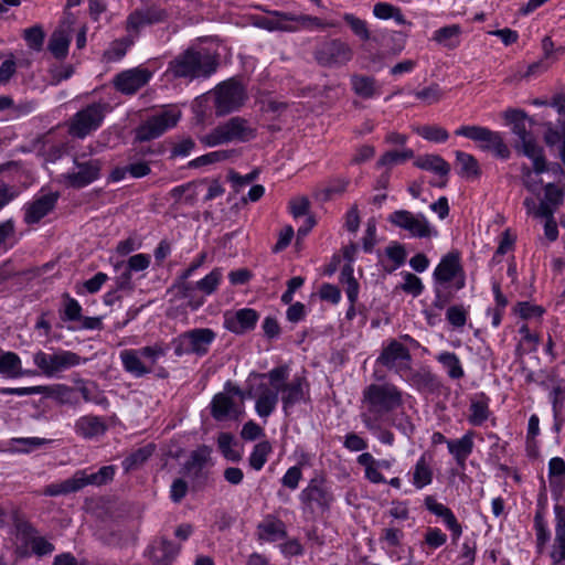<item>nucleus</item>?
Returning <instances> with one entry per match:
<instances>
[{"instance_id":"1","label":"nucleus","mask_w":565,"mask_h":565,"mask_svg":"<svg viewBox=\"0 0 565 565\" xmlns=\"http://www.w3.org/2000/svg\"><path fill=\"white\" fill-rule=\"evenodd\" d=\"M366 411L362 413V422L370 430L379 429L385 415L399 407L403 403L402 392L391 383L371 384L363 391Z\"/></svg>"},{"instance_id":"2","label":"nucleus","mask_w":565,"mask_h":565,"mask_svg":"<svg viewBox=\"0 0 565 565\" xmlns=\"http://www.w3.org/2000/svg\"><path fill=\"white\" fill-rule=\"evenodd\" d=\"M218 62L215 55L206 50H194L192 47L178 54L172 58L166 71V75L172 78H207L217 68Z\"/></svg>"},{"instance_id":"3","label":"nucleus","mask_w":565,"mask_h":565,"mask_svg":"<svg viewBox=\"0 0 565 565\" xmlns=\"http://www.w3.org/2000/svg\"><path fill=\"white\" fill-rule=\"evenodd\" d=\"M166 18V10L154 3L135 10L127 19V31L129 33L134 32L135 34H129L121 40L115 41L111 44V47L106 52V55H108L109 58L120 60L126 54L127 50L134 44L135 39L142 28L160 23L164 21Z\"/></svg>"},{"instance_id":"4","label":"nucleus","mask_w":565,"mask_h":565,"mask_svg":"<svg viewBox=\"0 0 565 565\" xmlns=\"http://www.w3.org/2000/svg\"><path fill=\"white\" fill-rule=\"evenodd\" d=\"M505 119L512 125V132L519 137L515 149L534 161L536 173H541L545 169V157L543 149L527 130L530 119L526 114L522 110L509 109L505 111Z\"/></svg>"},{"instance_id":"5","label":"nucleus","mask_w":565,"mask_h":565,"mask_svg":"<svg viewBox=\"0 0 565 565\" xmlns=\"http://www.w3.org/2000/svg\"><path fill=\"white\" fill-rule=\"evenodd\" d=\"M256 137V129L242 117H232L215 127L211 132L201 136L200 141L206 147H216L228 142H246Z\"/></svg>"},{"instance_id":"6","label":"nucleus","mask_w":565,"mask_h":565,"mask_svg":"<svg viewBox=\"0 0 565 565\" xmlns=\"http://www.w3.org/2000/svg\"><path fill=\"white\" fill-rule=\"evenodd\" d=\"M115 469L113 466H104L97 472L87 473L85 470H77L71 478L46 486L44 495L57 497L77 492L88 484L102 486L113 480Z\"/></svg>"},{"instance_id":"7","label":"nucleus","mask_w":565,"mask_h":565,"mask_svg":"<svg viewBox=\"0 0 565 565\" xmlns=\"http://www.w3.org/2000/svg\"><path fill=\"white\" fill-rule=\"evenodd\" d=\"M262 376L268 379L269 385L260 384L258 386L255 411L259 417L267 418L277 406L279 399V383L288 380L289 367L287 365L276 366Z\"/></svg>"},{"instance_id":"8","label":"nucleus","mask_w":565,"mask_h":565,"mask_svg":"<svg viewBox=\"0 0 565 565\" xmlns=\"http://www.w3.org/2000/svg\"><path fill=\"white\" fill-rule=\"evenodd\" d=\"M243 391L238 386L227 382L224 386V391L214 395L211 402V415L218 422L237 419L243 413Z\"/></svg>"},{"instance_id":"9","label":"nucleus","mask_w":565,"mask_h":565,"mask_svg":"<svg viewBox=\"0 0 565 565\" xmlns=\"http://www.w3.org/2000/svg\"><path fill=\"white\" fill-rule=\"evenodd\" d=\"M215 338L216 333L210 328H198L185 331L172 341L174 354L177 356L185 354L203 356L209 352Z\"/></svg>"},{"instance_id":"10","label":"nucleus","mask_w":565,"mask_h":565,"mask_svg":"<svg viewBox=\"0 0 565 565\" xmlns=\"http://www.w3.org/2000/svg\"><path fill=\"white\" fill-rule=\"evenodd\" d=\"M108 104L93 103L77 111L71 119L68 132L71 136L84 139L90 132L97 130L108 111Z\"/></svg>"},{"instance_id":"11","label":"nucleus","mask_w":565,"mask_h":565,"mask_svg":"<svg viewBox=\"0 0 565 565\" xmlns=\"http://www.w3.org/2000/svg\"><path fill=\"white\" fill-rule=\"evenodd\" d=\"M87 359L67 350H58L54 353L38 351L33 355L34 364L49 377L85 363Z\"/></svg>"},{"instance_id":"12","label":"nucleus","mask_w":565,"mask_h":565,"mask_svg":"<svg viewBox=\"0 0 565 565\" xmlns=\"http://www.w3.org/2000/svg\"><path fill=\"white\" fill-rule=\"evenodd\" d=\"M387 222L393 226L407 232L415 238H429L437 235V231L423 213L396 210L387 216Z\"/></svg>"},{"instance_id":"13","label":"nucleus","mask_w":565,"mask_h":565,"mask_svg":"<svg viewBox=\"0 0 565 565\" xmlns=\"http://www.w3.org/2000/svg\"><path fill=\"white\" fill-rule=\"evenodd\" d=\"M181 111L174 107L163 108L150 116L136 130L139 141H149L163 135L168 129L177 126Z\"/></svg>"},{"instance_id":"14","label":"nucleus","mask_w":565,"mask_h":565,"mask_svg":"<svg viewBox=\"0 0 565 565\" xmlns=\"http://www.w3.org/2000/svg\"><path fill=\"white\" fill-rule=\"evenodd\" d=\"M455 134L479 142L482 149L492 150L495 156L501 159H508L510 157V150L504 143L501 135L497 131L490 130L489 128L476 125L461 126L455 131Z\"/></svg>"},{"instance_id":"15","label":"nucleus","mask_w":565,"mask_h":565,"mask_svg":"<svg viewBox=\"0 0 565 565\" xmlns=\"http://www.w3.org/2000/svg\"><path fill=\"white\" fill-rule=\"evenodd\" d=\"M216 115L223 116L243 106L246 92L243 85L234 78L218 84L214 90Z\"/></svg>"},{"instance_id":"16","label":"nucleus","mask_w":565,"mask_h":565,"mask_svg":"<svg viewBox=\"0 0 565 565\" xmlns=\"http://www.w3.org/2000/svg\"><path fill=\"white\" fill-rule=\"evenodd\" d=\"M301 503L311 511L324 512L330 509L334 497L331 486L323 476L312 478L299 494Z\"/></svg>"},{"instance_id":"17","label":"nucleus","mask_w":565,"mask_h":565,"mask_svg":"<svg viewBox=\"0 0 565 565\" xmlns=\"http://www.w3.org/2000/svg\"><path fill=\"white\" fill-rule=\"evenodd\" d=\"M434 284L439 286H448L454 281L455 291L465 287L466 277L463 268L460 264V254L457 250L446 254L437 265L433 274Z\"/></svg>"},{"instance_id":"18","label":"nucleus","mask_w":565,"mask_h":565,"mask_svg":"<svg viewBox=\"0 0 565 565\" xmlns=\"http://www.w3.org/2000/svg\"><path fill=\"white\" fill-rule=\"evenodd\" d=\"M85 156L74 159L76 171L67 172L64 179L70 186L82 189L99 178L103 162L100 159L83 160Z\"/></svg>"},{"instance_id":"19","label":"nucleus","mask_w":565,"mask_h":565,"mask_svg":"<svg viewBox=\"0 0 565 565\" xmlns=\"http://www.w3.org/2000/svg\"><path fill=\"white\" fill-rule=\"evenodd\" d=\"M353 51L349 44L332 40L321 44L315 52V58L321 66H340L351 61Z\"/></svg>"},{"instance_id":"20","label":"nucleus","mask_w":565,"mask_h":565,"mask_svg":"<svg viewBox=\"0 0 565 565\" xmlns=\"http://www.w3.org/2000/svg\"><path fill=\"white\" fill-rule=\"evenodd\" d=\"M211 461V448L209 446H200L193 450L189 459L184 462L182 471L188 476L194 486H203L209 478V471L205 469Z\"/></svg>"},{"instance_id":"21","label":"nucleus","mask_w":565,"mask_h":565,"mask_svg":"<svg viewBox=\"0 0 565 565\" xmlns=\"http://www.w3.org/2000/svg\"><path fill=\"white\" fill-rule=\"evenodd\" d=\"M152 77V72L146 67H134L120 72L114 78L115 88L126 95H132L147 85Z\"/></svg>"},{"instance_id":"22","label":"nucleus","mask_w":565,"mask_h":565,"mask_svg":"<svg viewBox=\"0 0 565 565\" xmlns=\"http://www.w3.org/2000/svg\"><path fill=\"white\" fill-rule=\"evenodd\" d=\"M308 392L309 384L302 376H294L289 383L287 381L279 383L284 413L288 415L292 406L303 402Z\"/></svg>"},{"instance_id":"23","label":"nucleus","mask_w":565,"mask_h":565,"mask_svg":"<svg viewBox=\"0 0 565 565\" xmlns=\"http://www.w3.org/2000/svg\"><path fill=\"white\" fill-rule=\"evenodd\" d=\"M259 315L250 308H243L235 312H226L224 315V327L236 334H243L255 328Z\"/></svg>"},{"instance_id":"24","label":"nucleus","mask_w":565,"mask_h":565,"mask_svg":"<svg viewBox=\"0 0 565 565\" xmlns=\"http://www.w3.org/2000/svg\"><path fill=\"white\" fill-rule=\"evenodd\" d=\"M411 360L408 349L396 340H392L387 347L382 350V353L377 358V363L388 367L395 369L396 371L407 367V363Z\"/></svg>"},{"instance_id":"25","label":"nucleus","mask_w":565,"mask_h":565,"mask_svg":"<svg viewBox=\"0 0 565 565\" xmlns=\"http://www.w3.org/2000/svg\"><path fill=\"white\" fill-rule=\"evenodd\" d=\"M72 24L73 21L66 19L62 24L52 33L47 49L57 60H63L67 56L68 46L72 40Z\"/></svg>"},{"instance_id":"26","label":"nucleus","mask_w":565,"mask_h":565,"mask_svg":"<svg viewBox=\"0 0 565 565\" xmlns=\"http://www.w3.org/2000/svg\"><path fill=\"white\" fill-rule=\"evenodd\" d=\"M57 199V193H47L35 199L25 207L24 222L26 224L39 223L55 207Z\"/></svg>"},{"instance_id":"27","label":"nucleus","mask_w":565,"mask_h":565,"mask_svg":"<svg viewBox=\"0 0 565 565\" xmlns=\"http://www.w3.org/2000/svg\"><path fill=\"white\" fill-rule=\"evenodd\" d=\"M74 430L84 439H94L106 433L107 425L99 416L84 415L75 422Z\"/></svg>"},{"instance_id":"28","label":"nucleus","mask_w":565,"mask_h":565,"mask_svg":"<svg viewBox=\"0 0 565 565\" xmlns=\"http://www.w3.org/2000/svg\"><path fill=\"white\" fill-rule=\"evenodd\" d=\"M424 504L429 512L444 520L447 527L451 531L454 540H457L461 535L462 527L449 508L437 502L433 495H427L424 500Z\"/></svg>"},{"instance_id":"29","label":"nucleus","mask_w":565,"mask_h":565,"mask_svg":"<svg viewBox=\"0 0 565 565\" xmlns=\"http://www.w3.org/2000/svg\"><path fill=\"white\" fill-rule=\"evenodd\" d=\"M178 553L179 547L166 539L154 541L148 548L153 565H170Z\"/></svg>"},{"instance_id":"30","label":"nucleus","mask_w":565,"mask_h":565,"mask_svg":"<svg viewBox=\"0 0 565 565\" xmlns=\"http://www.w3.org/2000/svg\"><path fill=\"white\" fill-rule=\"evenodd\" d=\"M473 437L475 431L469 430L461 438L447 441L448 451L461 468L465 467L468 457L473 451Z\"/></svg>"},{"instance_id":"31","label":"nucleus","mask_w":565,"mask_h":565,"mask_svg":"<svg viewBox=\"0 0 565 565\" xmlns=\"http://www.w3.org/2000/svg\"><path fill=\"white\" fill-rule=\"evenodd\" d=\"M141 359V354L135 349H127L120 352L124 370L135 377H142L151 372V367L147 366Z\"/></svg>"},{"instance_id":"32","label":"nucleus","mask_w":565,"mask_h":565,"mask_svg":"<svg viewBox=\"0 0 565 565\" xmlns=\"http://www.w3.org/2000/svg\"><path fill=\"white\" fill-rule=\"evenodd\" d=\"M468 420L473 426H481L490 416L489 398L483 394L471 398Z\"/></svg>"},{"instance_id":"33","label":"nucleus","mask_w":565,"mask_h":565,"mask_svg":"<svg viewBox=\"0 0 565 565\" xmlns=\"http://www.w3.org/2000/svg\"><path fill=\"white\" fill-rule=\"evenodd\" d=\"M151 172L149 164L145 161L130 163L126 167H116L109 174V181L119 182L126 178L127 174L135 179L143 178Z\"/></svg>"},{"instance_id":"34","label":"nucleus","mask_w":565,"mask_h":565,"mask_svg":"<svg viewBox=\"0 0 565 565\" xmlns=\"http://www.w3.org/2000/svg\"><path fill=\"white\" fill-rule=\"evenodd\" d=\"M286 536L282 521L267 518L258 525V537L264 541L275 542Z\"/></svg>"},{"instance_id":"35","label":"nucleus","mask_w":565,"mask_h":565,"mask_svg":"<svg viewBox=\"0 0 565 565\" xmlns=\"http://www.w3.org/2000/svg\"><path fill=\"white\" fill-rule=\"evenodd\" d=\"M414 164L422 170L433 171L440 177H447L450 172V164L439 154L420 156Z\"/></svg>"},{"instance_id":"36","label":"nucleus","mask_w":565,"mask_h":565,"mask_svg":"<svg viewBox=\"0 0 565 565\" xmlns=\"http://www.w3.org/2000/svg\"><path fill=\"white\" fill-rule=\"evenodd\" d=\"M353 92L362 98H372L379 94L376 79L372 76L354 74L351 76Z\"/></svg>"},{"instance_id":"37","label":"nucleus","mask_w":565,"mask_h":565,"mask_svg":"<svg viewBox=\"0 0 565 565\" xmlns=\"http://www.w3.org/2000/svg\"><path fill=\"white\" fill-rule=\"evenodd\" d=\"M0 374L10 379L23 375L21 359L17 353L0 349Z\"/></svg>"},{"instance_id":"38","label":"nucleus","mask_w":565,"mask_h":565,"mask_svg":"<svg viewBox=\"0 0 565 565\" xmlns=\"http://www.w3.org/2000/svg\"><path fill=\"white\" fill-rule=\"evenodd\" d=\"M544 140L547 147L557 151V157L565 167V125L561 128L548 126L544 132Z\"/></svg>"},{"instance_id":"39","label":"nucleus","mask_w":565,"mask_h":565,"mask_svg":"<svg viewBox=\"0 0 565 565\" xmlns=\"http://www.w3.org/2000/svg\"><path fill=\"white\" fill-rule=\"evenodd\" d=\"M460 33V25L451 24L436 30L434 32L433 40L438 44L451 50L459 45Z\"/></svg>"},{"instance_id":"40","label":"nucleus","mask_w":565,"mask_h":565,"mask_svg":"<svg viewBox=\"0 0 565 565\" xmlns=\"http://www.w3.org/2000/svg\"><path fill=\"white\" fill-rule=\"evenodd\" d=\"M78 383V392L81 393L83 399L87 403H94L96 405L107 407L108 399L104 392L99 390L98 385L95 382H86L84 380H79Z\"/></svg>"},{"instance_id":"41","label":"nucleus","mask_w":565,"mask_h":565,"mask_svg":"<svg viewBox=\"0 0 565 565\" xmlns=\"http://www.w3.org/2000/svg\"><path fill=\"white\" fill-rule=\"evenodd\" d=\"M437 361L446 370L451 380H460L465 376V371L459 358L454 352L444 351L437 355Z\"/></svg>"},{"instance_id":"42","label":"nucleus","mask_w":565,"mask_h":565,"mask_svg":"<svg viewBox=\"0 0 565 565\" xmlns=\"http://www.w3.org/2000/svg\"><path fill=\"white\" fill-rule=\"evenodd\" d=\"M456 162L459 167L458 173L463 178H477L481 173L479 163L472 154L458 150Z\"/></svg>"},{"instance_id":"43","label":"nucleus","mask_w":565,"mask_h":565,"mask_svg":"<svg viewBox=\"0 0 565 565\" xmlns=\"http://www.w3.org/2000/svg\"><path fill=\"white\" fill-rule=\"evenodd\" d=\"M433 481V470L430 465L426 460L425 456H422L413 471V484L416 489H423L424 487L430 484Z\"/></svg>"},{"instance_id":"44","label":"nucleus","mask_w":565,"mask_h":565,"mask_svg":"<svg viewBox=\"0 0 565 565\" xmlns=\"http://www.w3.org/2000/svg\"><path fill=\"white\" fill-rule=\"evenodd\" d=\"M19 237L15 231V224L12 218L0 223V253H6L15 246Z\"/></svg>"},{"instance_id":"45","label":"nucleus","mask_w":565,"mask_h":565,"mask_svg":"<svg viewBox=\"0 0 565 565\" xmlns=\"http://www.w3.org/2000/svg\"><path fill=\"white\" fill-rule=\"evenodd\" d=\"M413 131L422 138L436 143L446 142L449 138L448 131L438 125H423L413 127Z\"/></svg>"},{"instance_id":"46","label":"nucleus","mask_w":565,"mask_h":565,"mask_svg":"<svg viewBox=\"0 0 565 565\" xmlns=\"http://www.w3.org/2000/svg\"><path fill=\"white\" fill-rule=\"evenodd\" d=\"M273 451L271 444L268 440H263L254 446V449L248 458L249 466L259 471L265 466L269 454Z\"/></svg>"},{"instance_id":"47","label":"nucleus","mask_w":565,"mask_h":565,"mask_svg":"<svg viewBox=\"0 0 565 565\" xmlns=\"http://www.w3.org/2000/svg\"><path fill=\"white\" fill-rule=\"evenodd\" d=\"M154 447L147 445L131 452L122 461V467L126 471L135 470L142 463H145L152 455Z\"/></svg>"},{"instance_id":"48","label":"nucleus","mask_w":565,"mask_h":565,"mask_svg":"<svg viewBox=\"0 0 565 565\" xmlns=\"http://www.w3.org/2000/svg\"><path fill=\"white\" fill-rule=\"evenodd\" d=\"M217 446L221 454L230 461L238 462L242 454L234 448V438L228 433H221L217 437Z\"/></svg>"},{"instance_id":"49","label":"nucleus","mask_w":565,"mask_h":565,"mask_svg":"<svg viewBox=\"0 0 565 565\" xmlns=\"http://www.w3.org/2000/svg\"><path fill=\"white\" fill-rule=\"evenodd\" d=\"M222 270L220 268H214L204 278L196 281L195 287L206 296L212 295L217 289L222 280Z\"/></svg>"},{"instance_id":"50","label":"nucleus","mask_w":565,"mask_h":565,"mask_svg":"<svg viewBox=\"0 0 565 565\" xmlns=\"http://www.w3.org/2000/svg\"><path fill=\"white\" fill-rule=\"evenodd\" d=\"M373 12L376 18L383 20L394 19L395 22L399 25L405 24L406 22L401 10L386 2H377L374 7Z\"/></svg>"},{"instance_id":"51","label":"nucleus","mask_w":565,"mask_h":565,"mask_svg":"<svg viewBox=\"0 0 565 565\" xmlns=\"http://www.w3.org/2000/svg\"><path fill=\"white\" fill-rule=\"evenodd\" d=\"M12 447L14 450L20 452H31L34 449H38L42 446L51 444L50 439L39 438V437H29V438H12L11 439Z\"/></svg>"},{"instance_id":"52","label":"nucleus","mask_w":565,"mask_h":565,"mask_svg":"<svg viewBox=\"0 0 565 565\" xmlns=\"http://www.w3.org/2000/svg\"><path fill=\"white\" fill-rule=\"evenodd\" d=\"M413 157L414 151L412 149H404L403 151H387L379 159L377 167H392Z\"/></svg>"},{"instance_id":"53","label":"nucleus","mask_w":565,"mask_h":565,"mask_svg":"<svg viewBox=\"0 0 565 565\" xmlns=\"http://www.w3.org/2000/svg\"><path fill=\"white\" fill-rule=\"evenodd\" d=\"M64 298V311L62 315L63 321H78L82 319V306L79 302L72 298L68 294L63 296Z\"/></svg>"},{"instance_id":"54","label":"nucleus","mask_w":565,"mask_h":565,"mask_svg":"<svg viewBox=\"0 0 565 565\" xmlns=\"http://www.w3.org/2000/svg\"><path fill=\"white\" fill-rule=\"evenodd\" d=\"M522 182L523 185L533 194H539L541 191V185L543 183L542 179L539 177L541 173H536L535 169H530L526 166H523L522 169Z\"/></svg>"},{"instance_id":"55","label":"nucleus","mask_w":565,"mask_h":565,"mask_svg":"<svg viewBox=\"0 0 565 565\" xmlns=\"http://www.w3.org/2000/svg\"><path fill=\"white\" fill-rule=\"evenodd\" d=\"M402 290L413 295L414 297L419 296L424 290V285L419 277L412 273L404 274V282L401 286Z\"/></svg>"},{"instance_id":"56","label":"nucleus","mask_w":565,"mask_h":565,"mask_svg":"<svg viewBox=\"0 0 565 565\" xmlns=\"http://www.w3.org/2000/svg\"><path fill=\"white\" fill-rule=\"evenodd\" d=\"M435 299L433 306L438 310H443L454 298V291L448 286H439L434 284Z\"/></svg>"},{"instance_id":"57","label":"nucleus","mask_w":565,"mask_h":565,"mask_svg":"<svg viewBox=\"0 0 565 565\" xmlns=\"http://www.w3.org/2000/svg\"><path fill=\"white\" fill-rule=\"evenodd\" d=\"M44 36L45 35L43 30L38 25L24 31V40L26 41L29 47L35 51H40L42 49Z\"/></svg>"},{"instance_id":"58","label":"nucleus","mask_w":565,"mask_h":565,"mask_svg":"<svg viewBox=\"0 0 565 565\" xmlns=\"http://www.w3.org/2000/svg\"><path fill=\"white\" fill-rule=\"evenodd\" d=\"M142 358L149 360L151 364H154L160 358L164 356L168 352V347L156 343L153 345L143 347L137 349Z\"/></svg>"},{"instance_id":"59","label":"nucleus","mask_w":565,"mask_h":565,"mask_svg":"<svg viewBox=\"0 0 565 565\" xmlns=\"http://www.w3.org/2000/svg\"><path fill=\"white\" fill-rule=\"evenodd\" d=\"M446 318L455 328H461L467 322V312L462 306H451L447 309Z\"/></svg>"},{"instance_id":"60","label":"nucleus","mask_w":565,"mask_h":565,"mask_svg":"<svg viewBox=\"0 0 565 565\" xmlns=\"http://www.w3.org/2000/svg\"><path fill=\"white\" fill-rule=\"evenodd\" d=\"M259 174L258 169H254L252 172L241 175L239 173L235 171H230L228 173V180L233 183L235 191H239L241 188L245 186L246 184L252 183L254 180L257 179Z\"/></svg>"},{"instance_id":"61","label":"nucleus","mask_w":565,"mask_h":565,"mask_svg":"<svg viewBox=\"0 0 565 565\" xmlns=\"http://www.w3.org/2000/svg\"><path fill=\"white\" fill-rule=\"evenodd\" d=\"M564 200L563 190L554 183H547L545 185V194L543 201L548 202L552 206L557 209Z\"/></svg>"},{"instance_id":"62","label":"nucleus","mask_w":565,"mask_h":565,"mask_svg":"<svg viewBox=\"0 0 565 565\" xmlns=\"http://www.w3.org/2000/svg\"><path fill=\"white\" fill-rule=\"evenodd\" d=\"M301 478V468L299 466H292L286 471V473L281 478V483L284 487L290 490H296L299 486Z\"/></svg>"},{"instance_id":"63","label":"nucleus","mask_w":565,"mask_h":565,"mask_svg":"<svg viewBox=\"0 0 565 565\" xmlns=\"http://www.w3.org/2000/svg\"><path fill=\"white\" fill-rule=\"evenodd\" d=\"M554 513L556 519L555 544H557L565 541V508L556 504Z\"/></svg>"},{"instance_id":"64","label":"nucleus","mask_w":565,"mask_h":565,"mask_svg":"<svg viewBox=\"0 0 565 565\" xmlns=\"http://www.w3.org/2000/svg\"><path fill=\"white\" fill-rule=\"evenodd\" d=\"M551 399L555 415L563 407L565 401V381H557L552 388Z\"/></svg>"}]
</instances>
